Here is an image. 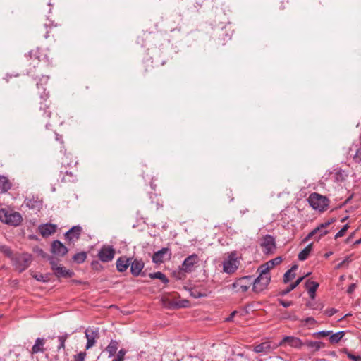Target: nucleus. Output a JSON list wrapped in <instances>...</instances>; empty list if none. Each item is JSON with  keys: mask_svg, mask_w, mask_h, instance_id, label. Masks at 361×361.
<instances>
[{"mask_svg": "<svg viewBox=\"0 0 361 361\" xmlns=\"http://www.w3.org/2000/svg\"><path fill=\"white\" fill-rule=\"evenodd\" d=\"M49 76L42 75L37 82V87L39 90V102L37 116L42 120H47L51 117L52 111L51 107V102L49 100V92H46L44 85L47 84Z\"/></svg>", "mask_w": 361, "mask_h": 361, "instance_id": "f257e3e1", "label": "nucleus"}, {"mask_svg": "<svg viewBox=\"0 0 361 361\" xmlns=\"http://www.w3.org/2000/svg\"><path fill=\"white\" fill-rule=\"evenodd\" d=\"M11 188V183L4 176H0V193L8 192Z\"/></svg>", "mask_w": 361, "mask_h": 361, "instance_id": "c85d7f7f", "label": "nucleus"}, {"mask_svg": "<svg viewBox=\"0 0 361 361\" xmlns=\"http://www.w3.org/2000/svg\"><path fill=\"white\" fill-rule=\"evenodd\" d=\"M48 260L49 262L51 268L53 270V271H56V268H58L59 267V259L54 256H50V257H48Z\"/></svg>", "mask_w": 361, "mask_h": 361, "instance_id": "37998d69", "label": "nucleus"}, {"mask_svg": "<svg viewBox=\"0 0 361 361\" xmlns=\"http://www.w3.org/2000/svg\"><path fill=\"white\" fill-rule=\"evenodd\" d=\"M282 262V258L281 257H277L274 259H272L269 261H268L267 263L261 265L258 270H263L266 268H267V274L269 273L270 269L273 268L274 266L279 264Z\"/></svg>", "mask_w": 361, "mask_h": 361, "instance_id": "393cba45", "label": "nucleus"}, {"mask_svg": "<svg viewBox=\"0 0 361 361\" xmlns=\"http://www.w3.org/2000/svg\"><path fill=\"white\" fill-rule=\"evenodd\" d=\"M344 266H345L344 262H343L341 261L340 263H338V264L336 265V269H341V268L343 267Z\"/></svg>", "mask_w": 361, "mask_h": 361, "instance_id": "774afa93", "label": "nucleus"}, {"mask_svg": "<svg viewBox=\"0 0 361 361\" xmlns=\"http://www.w3.org/2000/svg\"><path fill=\"white\" fill-rule=\"evenodd\" d=\"M57 26L56 24H54L53 23H50L49 24L44 23V30H45V33L44 34V37L47 39L50 37V33L51 32V30L53 27H56Z\"/></svg>", "mask_w": 361, "mask_h": 361, "instance_id": "ea45409f", "label": "nucleus"}, {"mask_svg": "<svg viewBox=\"0 0 361 361\" xmlns=\"http://www.w3.org/2000/svg\"><path fill=\"white\" fill-rule=\"evenodd\" d=\"M303 322L305 324H315L317 323V321L311 317L305 318Z\"/></svg>", "mask_w": 361, "mask_h": 361, "instance_id": "4d7b16f0", "label": "nucleus"}, {"mask_svg": "<svg viewBox=\"0 0 361 361\" xmlns=\"http://www.w3.org/2000/svg\"><path fill=\"white\" fill-rule=\"evenodd\" d=\"M332 333L331 331H321L318 332H315L313 334V336L314 337H319V336H326L330 335Z\"/></svg>", "mask_w": 361, "mask_h": 361, "instance_id": "864d4df0", "label": "nucleus"}, {"mask_svg": "<svg viewBox=\"0 0 361 361\" xmlns=\"http://www.w3.org/2000/svg\"><path fill=\"white\" fill-rule=\"evenodd\" d=\"M87 258V252L82 251L75 254L73 257V260L77 264L83 263Z\"/></svg>", "mask_w": 361, "mask_h": 361, "instance_id": "e433bc0d", "label": "nucleus"}, {"mask_svg": "<svg viewBox=\"0 0 361 361\" xmlns=\"http://www.w3.org/2000/svg\"><path fill=\"white\" fill-rule=\"evenodd\" d=\"M190 294L194 298H200L207 297V294L206 293L201 292L197 288H191L190 289Z\"/></svg>", "mask_w": 361, "mask_h": 361, "instance_id": "58836bf2", "label": "nucleus"}, {"mask_svg": "<svg viewBox=\"0 0 361 361\" xmlns=\"http://www.w3.org/2000/svg\"><path fill=\"white\" fill-rule=\"evenodd\" d=\"M51 252L59 257H64L68 252V248L59 240H54L51 246Z\"/></svg>", "mask_w": 361, "mask_h": 361, "instance_id": "2eb2a0df", "label": "nucleus"}, {"mask_svg": "<svg viewBox=\"0 0 361 361\" xmlns=\"http://www.w3.org/2000/svg\"><path fill=\"white\" fill-rule=\"evenodd\" d=\"M343 353H345L352 361H358V355L352 354L347 348H344L343 350Z\"/></svg>", "mask_w": 361, "mask_h": 361, "instance_id": "09e8293b", "label": "nucleus"}, {"mask_svg": "<svg viewBox=\"0 0 361 361\" xmlns=\"http://www.w3.org/2000/svg\"><path fill=\"white\" fill-rule=\"evenodd\" d=\"M127 351L126 350L122 348L121 349L117 355H116V357L113 360V361H124L125 360V355L126 354Z\"/></svg>", "mask_w": 361, "mask_h": 361, "instance_id": "49530a36", "label": "nucleus"}, {"mask_svg": "<svg viewBox=\"0 0 361 361\" xmlns=\"http://www.w3.org/2000/svg\"><path fill=\"white\" fill-rule=\"evenodd\" d=\"M89 331L87 329L85 331V337L87 338L86 343V349H89L92 348L96 343V340L99 338V334L98 330L92 331L90 334L88 333Z\"/></svg>", "mask_w": 361, "mask_h": 361, "instance_id": "aec40b11", "label": "nucleus"}, {"mask_svg": "<svg viewBox=\"0 0 361 361\" xmlns=\"http://www.w3.org/2000/svg\"><path fill=\"white\" fill-rule=\"evenodd\" d=\"M337 312V310L334 309V308H331L329 310H327L326 311V314L328 317H331L333 316L336 312Z\"/></svg>", "mask_w": 361, "mask_h": 361, "instance_id": "680f3d73", "label": "nucleus"}, {"mask_svg": "<svg viewBox=\"0 0 361 361\" xmlns=\"http://www.w3.org/2000/svg\"><path fill=\"white\" fill-rule=\"evenodd\" d=\"M0 251L3 252L6 257H12L13 256V251L11 249L10 247L7 245H0Z\"/></svg>", "mask_w": 361, "mask_h": 361, "instance_id": "c03bdc74", "label": "nucleus"}, {"mask_svg": "<svg viewBox=\"0 0 361 361\" xmlns=\"http://www.w3.org/2000/svg\"><path fill=\"white\" fill-rule=\"evenodd\" d=\"M252 284V276H245L238 279L233 283V288H238L237 291L246 292Z\"/></svg>", "mask_w": 361, "mask_h": 361, "instance_id": "9d476101", "label": "nucleus"}, {"mask_svg": "<svg viewBox=\"0 0 361 361\" xmlns=\"http://www.w3.org/2000/svg\"><path fill=\"white\" fill-rule=\"evenodd\" d=\"M78 164V161L72 159L68 154H65L64 157L62 158V165L65 167H71L72 165L75 166Z\"/></svg>", "mask_w": 361, "mask_h": 361, "instance_id": "4c0bfd02", "label": "nucleus"}, {"mask_svg": "<svg viewBox=\"0 0 361 361\" xmlns=\"http://www.w3.org/2000/svg\"><path fill=\"white\" fill-rule=\"evenodd\" d=\"M348 228H349L348 224L344 225L343 227L338 232L336 233V234L335 235V238L337 239L340 237L343 236L345 235V233H346Z\"/></svg>", "mask_w": 361, "mask_h": 361, "instance_id": "8fccbe9b", "label": "nucleus"}, {"mask_svg": "<svg viewBox=\"0 0 361 361\" xmlns=\"http://www.w3.org/2000/svg\"><path fill=\"white\" fill-rule=\"evenodd\" d=\"M277 301L283 307H288L291 306L293 304V302L292 301H286V300H284L283 299H281V298H279L277 300Z\"/></svg>", "mask_w": 361, "mask_h": 361, "instance_id": "5fc2aeb1", "label": "nucleus"}, {"mask_svg": "<svg viewBox=\"0 0 361 361\" xmlns=\"http://www.w3.org/2000/svg\"><path fill=\"white\" fill-rule=\"evenodd\" d=\"M328 233H329V231L327 230H326L325 228L322 229V230H319V233H318L319 236L317 238V240H319L322 236L326 235Z\"/></svg>", "mask_w": 361, "mask_h": 361, "instance_id": "052dcab7", "label": "nucleus"}, {"mask_svg": "<svg viewBox=\"0 0 361 361\" xmlns=\"http://www.w3.org/2000/svg\"><path fill=\"white\" fill-rule=\"evenodd\" d=\"M0 221L7 225L18 226L23 221L19 212H11L6 209H0Z\"/></svg>", "mask_w": 361, "mask_h": 361, "instance_id": "39448f33", "label": "nucleus"}, {"mask_svg": "<svg viewBox=\"0 0 361 361\" xmlns=\"http://www.w3.org/2000/svg\"><path fill=\"white\" fill-rule=\"evenodd\" d=\"M298 265L294 264L291 267L290 269H288L283 276V282L285 283H288L289 281H290L292 279H293L295 277V271L298 269Z\"/></svg>", "mask_w": 361, "mask_h": 361, "instance_id": "2f4dec72", "label": "nucleus"}, {"mask_svg": "<svg viewBox=\"0 0 361 361\" xmlns=\"http://www.w3.org/2000/svg\"><path fill=\"white\" fill-rule=\"evenodd\" d=\"M82 231V228L80 226H74L65 233V238L69 242L77 240L80 238Z\"/></svg>", "mask_w": 361, "mask_h": 361, "instance_id": "dca6fc26", "label": "nucleus"}, {"mask_svg": "<svg viewBox=\"0 0 361 361\" xmlns=\"http://www.w3.org/2000/svg\"><path fill=\"white\" fill-rule=\"evenodd\" d=\"M26 57L27 59V61L29 62V65L32 66L33 68L37 67L42 60H46V61L49 63L47 56L46 54L42 53L39 49L31 50L29 52L28 56Z\"/></svg>", "mask_w": 361, "mask_h": 361, "instance_id": "0eeeda50", "label": "nucleus"}, {"mask_svg": "<svg viewBox=\"0 0 361 361\" xmlns=\"http://www.w3.org/2000/svg\"><path fill=\"white\" fill-rule=\"evenodd\" d=\"M305 276L299 277L294 283L290 284L286 289L280 291L279 295L284 296L295 289L304 279Z\"/></svg>", "mask_w": 361, "mask_h": 361, "instance_id": "bb28decb", "label": "nucleus"}, {"mask_svg": "<svg viewBox=\"0 0 361 361\" xmlns=\"http://www.w3.org/2000/svg\"><path fill=\"white\" fill-rule=\"evenodd\" d=\"M55 276L58 278H71L74 276L75 273L69 269H66L62 265H59L58 268H56V271H54Z\"/></svg>", "mask_w": 361, "mask_h": 361, "instance_id": "5701e85b", "label": "nucleus"}, {"mask_svg": "<svg viewBox=\"0 0 361 361\" xmlns=\"http://www.w3.org/2000/svg\"><path fill=\"white\" fill-rule=\"evenodd\" d=\"M32 277L38 281L47 282L49 280V275H43L42 274H36Z\"/></svg>", "mask_w": 361, "mask_h": 361, "instance_id": "a18cd8bd", "label": "nucleus"}, {"mask_svg": "<svg viewBox=\"0 0 361 361\" xmlns=\"http://www.w3.org/2000/svg\"><path fill=\"white\" fill-rule=\"evenodd\" d=\"M334 221H335V219H330V220H329V221H326L324 223L321 224L319 226V228L321 230L324 229V228L326 229V227H328L330 224H331Z\"/></svg>", "mask_w": 361, "mask_h": 361, "instance_id": "6e6d98bb", "label": "nucleus"}, {"mask_svg": "<svg viewBox=\"0 0 361 361\" xmlns=\"http://www.w3.org/2000/svg\"><path fill=\"white\" fill-rule=\"evenodd\" d=\"M313 237V235L310 233H309V234L304 239V241H307L309 240L311 238Z\"/></svg>", "mask_w": 361, "mask_h": 361, "instance_id": "338daca9", "label": "nucleus"}, {"mask_svg": "<svg viewBox=\"0 0 361 361\" xmlns=\"http://www.w3.org/2000/svg\"><path fill=\"white\" fill-rule=\"evenodd\" d=\"M237 269L236 260L230 259L224 263V271L228 274L233 273Z\"/></svg>", "mask_w": 361, "mask_h": 361, "instance_id": "c756f323", "label": "nucleus"}, {"mask_svg": "<svg viewBox=\"0 0 361 361\" xmlns=\"http://www.w3.org/2000/svg\"><path fill=\"white\" fill-rule=\"evenodd\" d=\"M310 205L313 209L323 212L326 211L329 204V200L317 192L311 193L307 199Z\"/></svg>", "mask_w": 361, "mask_h": 361, "instance_id": "20e7f679", "label": "nucleus"}, {"mask_svg": "<svg viewBox=\"0 0 361 361\" xmlns=\"http://www.w3.org/2000/svg\"><path fill=\"white\" fill-rule=\"evenodd\" d=\"M238 313L236 310L233 311L228 317L226 318L225 321L227 322H230L233 321V317L235 316V314Z\"/></svg>", "mask_w": 361, "mask_h": 361, "instance_id": "bf43d9fd", "label": "nucleus"}, {"mask_svg": "<svg viewBox=\"0 0 361 361\" xmlns=\"http://www.w3.org/2000/svg\"><path fill=\"white\" fill-rule=\"evenodd\" d=\"M166 257L167 259H170L171 257V252L169 248L163 247L153 254L152 262L155 264L162 263Z\"/></svg>", "mask_w": 361, "mask_h": 361, "instance_id": "4468645a", "label": "nucleus"}, {"mask_svg": "<svg viewBox=\"0 0 361 361\" xmlns=\"http://www.w3.org/2000/svg\"><path fill=\"white\" fill-rule=\"evenodd\" d=\"M304 345H306L308 348L314 350V351H318L321 348L325 346L324 343L322 341H314L307 340L303 342Z\"/></svg>", "mask_w": 361, "mask_h": 361, "instance_id": "cd10ccee", "label": "nucleus"}, {"mask_svg": "<svg viewBox=\"0 0 361 361\" xmlns=\"http://www.w3.org/2000/svg\"><path fill=\"white\" fill-rule=\"evenodd\" d=\"M25 204L30 209L39 210L42 207V201L38 197H27Z\"/></svg>", "mask_w": 361, "mask_h": 361, "instance_id": "6ab92c4d", "label": "nucleus"}, {"mask_svg": "<svg viewBox=\"0 0 361 361\" xmlns=\"http://www.w3.org/2000/svg\"><path fill=\"white\" fill-rule=\"evenodd\" d=\"M199 262L200 258L197 254L190 255L184 259L180 269L185 272H192L194 267L197 265Z\"/></svg>", "mask_w": 361, "mask_h": 361, "instance_id": "9b49d317", "label": "nucleus"}, {"mask_svg": "<svg viewBox=\"0 0 361 361\" xmlns=\"http://www.w3.org/2000/svg\"><path fill=\"white\" fill-rule=\"evenodd\" d=\"M356 283H351L347 289V293L349 295L352 294L356 288Z\"/></svg>", "mask_w": 361, "mask_h": 361, "instance_id": "13d9d810", "label": "nucleus"}, {"mask_svg": "<svg viewBox=\"0 0 361 361\" xmlns=\"http://www.w3.org/2000/svg\"><path fill=\"white\" fill-rule=\"evenodd\" d=\"M57 226L54 224L47 223L41 224L38 227L39 233L43 238H47L56 231Z\"/></svg>", "mask_w": 361, "mask_h": 361, "instance_id": "f3484780", "label": "nucleus"}, {"mask_svg": "<svg viewBox=\"0 0 361 361\" xmlns=\"http://www.w3.org/2000/svg\"><path fill=\"white\" fill-rule=\"evenodd\" d=\"M312 243L309 244L298 254V257L299 260L304 261L308 258L312 251Z\"/></svg>", "mask_w": 361, "mask_h": 361, "instance_id": "72a5a7b5", "label": "nucleus"}, {"mask_svg": "<svg viewBox=\"0 0 361 361\" xmlns=\"http://www.w3.org/2000/svg\"><path fill=\"white\" fill-rule=\"evenodd\" d=\"M353 159L355 163H361V146L357 149L355 155L353 157Z\"/></svg>", "mask_w": 361, "mask_h": 361, "instance_id": "de8ad7c7", "label": "nucleus"}, {"mask_svg": "<svg viewBox=\"0 0 361 361\" xmlns=\"http://www.w3.org/2000/svg\"><path fill=\"white\" fill-rule=\"evenodd\" d=\"M116 254L115 249L112 245H104L98 252L99 259L102 262H111Z\"/></svg>", "mask_w": 361, "mask_h": 361, "instance_id": "6e6552de", "label": "nucleus"}, {"mask_svg": "<svg viewBox=\"0 0 361 361\" xmlns=\"http://www.w3.org/2000/svg\"><path fill=\"white\" fill-rule=\"evenodd\" d=\"M39 255H41L43 258H47L49 257L46 252H44L42 249H39L38 251Z\"/></svg>", "mask_w": 361, "mask_h": 361, "instance_id": "e2e57ef3", "label": "nucleus"}, {"mask_svg": "<svg viewBox=\"0 0 361 361\" xmlns=\"http://www.w3.org/2000/svg\"><path fill=\"white\" fill-rule=\"evenodd\" d=\"M189 304L190 302L187 300H171L169 301L168 307L171 309H178L182 307H188Z\"/></svg>", "mask_w": 361, "mask_h": 361, "instance_id": "a878e982", "label": "nucleus"}, {"mask_svg": "<svg viewBox=\"0 0 361 361\" xmlns=\"http://www.w3.org/2000/svg\"><path fill=\"white\" fill-rule=\"evenodd\" d=\"M286 344L290 347L298 349L301 348L304 345V343L300 338L291 336H286L283 337L279 342V345L280 346H285Z\"/></svg>", "mask_w": 361, "mask_h": 361, "instance_id": "f8f14e48", "label": "nucleus"}, {"mask_svg": "<svg viewBox=\"0 0 361 361\" xmlns=\"http://www.w3.org/2000/svg\"><path fill=\"white\" fill-rule=\"evenodd\" d=\"M91 267L94 270L99 271L103 269L102 264L97 260H94L91 263Z\"/></svg>", "mask_w": 361, "mask_h": 361, "instance_id": "603ef678", "label": "nucleus"}, {"mask_svg": "<svg viewBox=\"0 0 361 361\" xmlns=\"http://www.w3.org/2000/svg\"><path fill=\"white\" fill-rule=\"evenodd\" d=\"M130 263V257L125 255L121 256L116 259V267L118 272L123 273L129 267Z\"/></svg>", "mask_w": 361, "mask_h": 361, "instance_id": "a211bd4d", "label": "nucleus"}, {"mask_svg": "<svg viewBox=\"0 0 361 361\" xmlns=\"http://www.w3.org/2000/svg\"><path fill=\"white\" fill-rule=\"evenodd\" d=\"M68 336L69 334H65L63 335L58 336V340L60 342L57 348L58 351H59L61 349L65 348V342L67 340Z\"/></svg>", "mask_w": 361, "mask_h": 361, "instance_id": "79ce46f5", "label": "nucleus"}, {"mask_svg": "<svg viewBox=\"0 0 361 361\" xmlns=\"http://www.w3.org/2000/svg\"><path fill=\"white\" fill-rule=\"evenodd\" d=\"M45 340L42 338H37L32 348V353L37 354L38 353H44L46 349L44 348Z\"/></svg>", "mask_w": 361, "mask_h": 361, "instance_id": "b1692460", "label": "nucleus"}, {"mask_svg": "<svg viewBox=\"0 0 361 361\" xmlns=\"http://www.w3.org/2000/svg\"><path fill=\"white\" fill-rule=\"evenodd\" d=\"M59 176L61 181L65 183H73L76 180V174L72 171L61 170Z\"/></svg>", "mask_w": 361, "mask_h": 361, "instance_id": "412c9836", "label": "nucleus"}, {"mask_svg": "<svg viewBox=\"0 0 361 361\" xmlns=\"http://www.w3.org/2000/svg\"><path fill=\"white\" fill-rule=\"evenodd\" d=\"M119 343L118 341L115 340H111L109 344L106 348L105 350L109 353V357H111L114 355H115L118 348Z\"/></svg>", "mask_w": 361, "mask_h": 361, "instance_id": "7c9ffc66", "label": "nucleus"}, {"mask_svg": "<svg viewBox=\"0 0 361 361\" xmlns=\"http://www.w3.org/2000/svg\"><path fill=\"white\" fill-rule=\"evenodd\" d=\"M260 246L264 254H273L276 248L275 238L271 235H265L260 243Z\"/></svg>", "mask_w": 361, "mask_h": 361, "instance_id": "1a4fd4ad", "label": "nucleus"}, {"mask_svg": "<svg viewBox=\"0 0 361 361\" xmlns=\"http://www.w3.org/2000/svg\"><path fill=\"white\" fill-rule=\"evenodd\" d=\"M130 270L131 274L137 277L141 274V271L144 269L145 263L142 259L130 257Z\"/></svg>", "mask_w": 361, "mask_h": 361, "instance_id": "ddd939ff", "label": "nucleus"}, {"mask_svg": "<svg viewBox=\"0 0 361 361\" xmlns=\"http://www.w3.org/2000/svg\"><path fill=\"white\" fill-rule=\"evenodd\" d=\"M305 286L308 292L310 298L311 299H314L316 296V291L319 286V283L307 280L306 281Z\"/></svg>", "mask_w": 361, "mask_h": 361, "instance_id": "4be33fe9", "label": "nucleus"}, {"mask_svg": "<svg viewBox=\"0 0 361 361\" xmlns=\"http://www.w3.org/2000/svg\"><path fill=\"white\" fill-rule=\"evenodd\" d=\"M347 176V173L342 169L337 170L334 174V180L337 183L345 181Z\"/></svg>", "mask_w": 361, "mask_h": 361, "instance_id": "f704fd0d", "label": "nucleus"}, {"mask_svg": "<svg viewBox=\"0 0 361 361\" xmlns=\"http://www.w3.org/2000/svg\"><path fill=\"white\" fill-rule=\"evenodd\" d=\"M345 331H341L335 334H333L329 336V342L331 343H338L341 340V338L345 336Z\"/></svg>", "mask_w": 361, "mask_h": 361, "instance_id": "c9c22d12", "label": "nucleus"}, {"mask_svg": "<svg viewBox=\"0 0 361 361\" xmlns=\"http://www.w3.org/2000/svg\"><path fill=\"white\" fill-rule=\"evenodd\" d=\"M12 261L15 269L19 272H23L29 267L32 261V257L30 254L25 252L13 257Z\"/></svg>", "mask_w": 361, "mask_h": 361, "instance_id": "423d86ee", "label": "nucleus"}, {"mask_svg": "<svg viewBox=\"0 0 361 361\" xmlns=\"http://www.w3.org/2000/svg\"><path fill=\"white\" fill-rule=\"evenodd\" d=\"M85 352H80L79 353L74 355V361H85L86 357Z\"/></svg>", "mask_w": 361, "mask_h": 361, "instance_id": "3c124183", "label": "nucleus"}, {"mask_svg": "<svg viewBox=\"0 0 361 361\" xmlns=\"http://www.w3.org/2000/svg\"><path fill=\"white\" fill-rule=\"evenodd\" d=\"M259 275L255 279H252V290L255 293H260L268 287L271 281L270 274H267V268L258 270Z\"/></svg>", "mask_w": 361, "mask_h": 361, "instance_id": "7ed1b4c3", "label": "nucleus"}, {"mask_svg": "<svg viewBox=\"0 0 361 361\" xmlns=\"http://www.w3.org/2000/svg\"><path fill=\"white\" fill-rule=\"evenodd\" d=\"M344 262L345 265L348 264L350 262H351L350 257H346L344 259L342 260Z\"/></svg>", "mask_w": 361, "mask_h": 361, "instance_id": "69168bd1", "label": "nucleus"}, {"mask_svg": "<svg viewBox=\"0 0 361 361\" xmlns=\"http://www.w3.org/2000/svg\"><path fill=\"white\" fill-rule=\"evenodd\" d=\"M169 58L164 54V51L154 49L150 59H147L144 63H147L142 71V75L146 76L147 73L153 68V63L165 65Z\"/></svg>", "mask_w": 361, "mask_h": 361, "instance_id": "f03ea898", "label": "nucleus"}, {"mask_svg": "<svg viewBox=\"0 0 361 361\" xmlns=\"http://www.w3.org/2000/svg\"><path fill=\"white\" fill-rule=\"evenodd\" d=\"M149 276L152 279H159L164 284H167L169 282L166 276L161 271L150 273Z\"/></svg>", "mask_w": 361, "mask_h": 361, "instance_id": "473e14b6", "label": "nucleus"}, {"mask_svg": "<svg viewBox=\"0 0 361 361\" xmlns=\"http://www.w3.org/2000/svg\"><path fill=\"white\" fill-rule=\"evenodd\" d=\"M319 230H321V229L319 228V226H318L316 228H314V230H312V231H311V233H312V234L313 235V236H314V235H315L316 234H318V233H319Z\"/></svg>", "mask_w": 361, "mask_h": 361, "instance_id": "0e129e2a", "label": "nucleus"}, {"mask_svg": "<svg viewBox=\"0 0 361 361\" xmlns=\"http://www.w3.org/2000/svg\"><path fill=\"white\" fill-rule=\"evenodd\" d=\"M270 349V345L268 343H262L255 347V351L256 353L267 352Z\"/></svg>", "mask_w": 361, "mask_h": 361, "instance_id": "a19ab883", "label": "nucleus"}]
</instances>
